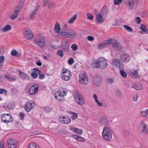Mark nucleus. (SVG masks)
Listing matches in <instances>:
<instances>
[{
	"mask_svg": "<svg viewBox=\"0 0 148 148\" xmlns=\"http://www.w3.org/2000/svg\"><path fill=\"white\" fill-rule=\"evenodd\" d=\"M48 0H44L43 1V6H45L47 4L48 2Z\"/></svg>",
	"mask_w": 148,
	"mask_h": 148,
	"instance_id": "nucleus-61",
	"label": "nucleus"
},
{
	"mask_svg": "<svg viewBox=\"0 0 148 148\" xmlns=\"http://www.w3.org/2000/svg\"><path fill=\"white\" fill-rule=\"evenodd\" d=\"M55 3L52 1H49L48 8L49 10H51L55 6Z\"/></svg>",
	"mask_w": 148,
	"mask_h": 148,
	"instance_id": "nucleus-33",
	"label": "nucleus"
},
{
	"mask_svg": "<svg viewBox=\"0 0 148 148\" xmlns=\"http://www.w3.org/2000/svg\"><path fill=\"white\" fill-rule=\"evenodd\" d=\"M122 0H114V3L115 5H117L121 3Z\"/></svg>",
	"mask_w": 148,
	"mask_h": 148,
	"instance_id": "nucleus-54",
	"label": "nucleus"
},
{
	"mask_svg": "<svg viewBox=\"0 0 148 148\" xmlns=\"http://www.w3.org/2000/svg\"><path fill=\"white\" fill-rule=\"evenodd\" d=\"M112 41V45L113 48L116 50H119L121 49V46L118 42L114 39H113V40Z\"/></svg>",
	"mask_w": 148,
	"mask_h": 148,
	"instance_id": "nucleus-20",
	"label": "nucleus"
},
{
	"mask_svg": "<svg viewBox=\"0 0 148 148\" xmlns=\"http://www.w3.org/2000/svg\"><path fill=\"white\" fill-rule=\"evenodd\" d=\"M1 118L2 121L5 123L11 122L13 120L11 115L8 114H2L1 115Z\"/></svg>",
	"mask_w": 148,
	"mask_h": 148,
	"instance_id": "nucleus-10",
	"label": "nucleus"
},
{
	"mask_svg": "<svg viewBox=\"0 0 148 148\" xmlns=\"http://www.w3.org/2000/svg\"><path fill=\"white\" fill-rule=\"evenodd\" d=\"M120 58L123 62H129L130 59V57L129 56L125 54H121Z\"/></svg>",
	"mask_w": 148,
	"mask_h": 148,
	"instance_id": "nucleus-21",
	"label": "nucleus"
},
{
	"mask_svg": "<svg viewBox=\"0 0 148 148\" xmlns=\"http://www.w3.org/2000/svg\"><path fill=\"white\" fill-rule=\"evenodd\" d=\"M0 148H5V147L3 145V142H0Z\"/></svg>",
	"mask_w": 148,
	"mask_h": 148,
	"instance_id": "nucleus-64",
	"label": "nucleus"
},
{
	"mask_svg": "<svg viewBox=\"0 0 148 148\" xmlns=\"http://www.w3.org/2000/svg\"><path fill=\"white\" fill-rule=\"evenodd\" d=\"M146 121L143 120L140 121L139 127V130L143 134H146L148 133V126L146 124Z\"/></svg>",
	"mask_w": 148,
	"mask_h": 148,
	"instance_id": "nucleus-6",
	"label": "nucleus"
},
{
	"mask_svg": "<svg viewBox=\"0 0 148 148\" xmlns=\"http://www.w3.org/2000/svg\"><path fill=\"white\" fill-rule=\"evenodd\" d=\"M62 74L61 75L62 78L65 81H68L71 78V73L70 71L66 69H63L62 70Z\"/></svg>",
	"mask_w": 148,
	"mask_h": 148,
	"instance_id": "nucleus-4",
	"label": "nucleus"
},
{
	"mask_svg": "<svg viewBox=\"0 0 148 148\" xmlns=\"http://www.w3.org/2000/svg\"><path fill=\"white\" fill-rule=\"evenodd\" d=\"M28 148H39V147L38 146L37 147L36 144L32 143L29 144Z\"/></svg>",
	"mask_w": 148,
	"mask_h": 148,
	"instance_id": "nucleus-41",
	"label": "nucleus"
},
{
	"mask_svg": "<svg viewBox=\"0 0 148 148\" xmlns=\"http://www.w3.org/2000/svg\"><path fill=\"white\" fill-rule=\"evenodd\" d=\"M21 10V8L19 6H17L15 8L14 11L18 12L19 13V11Z\"/></svg>",
	"mask_w": 148,
	"mask_h": 148,
	"instance_id": "nucleus-56",
	"label": "nucleus"
},
{
	"mask_svg": "<svg viewBox=\"0 0 148 148\" xmlns=\"http://www.w3.org/2000/svg\"><path fill=\"white\" fill-rule=\"evenodd\" d=\"M60 30V25L59 23H56L55 25L54 31L55 32L58 33Z\"/></svg>",
	"mask_w": 148,
	"mask_h": 148,
	"instance_id": "nucleus-30",
	"label": "nucleus"
},
{
	"mask_svg": "<svg viewBox=\"0 0 148 148\" xmlns=\"http://www.w3.org/2000/svg\"><path fill=\"white\" fill-rule=\"evenodd\" d=\"M34 105L33 101H29L24 105V107L27 112H29L34 107Z\"/></svg>",
	"mask_w": 148,
	"mask_h": 148,
	"instance_id": "nucleus-13",
	"label": "nucleus"
},
{
	"mask_svg": "<svg viewBox=\"0 0 148 148\" xmlns=\"http://www.w3.org/2000/svg\"><path fill=\"white\" fill-rule=\"evenodd\" d=\"M31 75L34 78H36L37 77V74L34 72H32L31 73Z\"/></svg>",
	"mask_w": 148,
	"mask_h": 148,
	"instance_id": "nucleus-55",
	"label": "nucleus"
},
{
	"mask_svg": "<svg viewBox=\"0 0 148 148\" xmlns=\"http://www.w3.org/2000/svg\"><path fill=\"white\" fill-rule=\"evenodd\" d=\"M35 43L41 48L45 46V43L44 37L41 35H37L35 39Z\"/></svg>",
	"mask_w": 148,
	"mask_h": 148,
	"instance_id": "nucleus-3",
	"label": "nucleus"
},
{
	"mask_svg": "<svg viewBox=\"0 0 148 148\" xmlns=\"http://www.w3.org/2000/svg\"><path fill=\"white\" fill-rule=\"evenodd\" d=\"M138 1V0H130L127 4L129 8L131 10L134 9Z\"/></svg>",
	"mask_w": 148,
	"mask_h": 148,
	"instance_id": "nucleus-19",
	"label": "nucleus"
},
{
	"mask_svg": "<svg viewBox=\"0 0 148 148\" xmlns=\"http://www.w3.org/2000/svg\"><path fill=\"white\" fill-rule=\"evenodd\" d=\"M96 20L97 22L98 23H100L103 21V18L102 15L100 13H99L96 15Z\"/></svg>",
	"mask_w": 148,
	"mask_h": 148,
	"instance_id": "nucleus-25",
	"label": "nucleus"
},
{
	"mask_svg": "<svg viewBox=\"0 0 148 148\" xmlns=\"http://www.w3.org/2000/svg\"><path fill=\"white\" fill-rule=\"evenodd\" d=\"M75 138H76L77 140L80 141H83L84 139L82 138L80 136H75Z\"/></svg>",
	"mask_w": 148,
	"mask_h": 148,
	"instance_id": "nucleus-46",
	"label": "nucleus"
},
{
	"mask_svg": "<svg viewBox=\"0 0 148 148\" xmlns=\"http://www.w3.org/2000/svg\"><path fill=\"white\" fill-rule=\"evenodd\" d=\"M112 41V39L111 38L103 41L99 45L98 47V49H101L104 48L108 47L111 43Z\"/></svg>",
	"mask_w": 148,
	"mask_h": 148,
	"instance_id": "nucleus-11",
	"label": "nucleus"
},
{
	"mask_svg": "<svg viewBox=\"0 0 148 148\" xmlns=\"http://www.w3.org/2000/svg\"><path fill=\"white\" fill-rule=\"evenodd\" d=\"M102 82V79L98 75L95 76L93 79V84L96 86H99Z\"/></svg>",
	"mask_w": 148,
	"mask_h": 148,
	"instance_id": "nucleus-16",
	"label": "nucleus"
},
{
	"mask_svg": "<svg viewBox=\"0 0 148 148\" xmlns=\"http://www.w3.org/2000/svg\"><path fill=\"white\" fill-rule=\"evenodd\" d=\"M39 86L38 84H34L29 88V92L30 94L33 95L36 94L38 92Z\"/></svg>",
	"mask_w": 148,
	"mask_h": 148,
	"instance_id": "nucleus-15",
	"label": "nucleus"
},
{
	"mask_svg": "<svg viewBox=\"0 0 148 148\" xmlns=\"http://www.w3.org/2000/svg\"><path fill=\"white\" fill-rule=\"evenodd\" d=\"M74 132L78 134L81 135L83 131L82 130L75 128Z\"/></svg>",
	"mask_w": 148,
	"mask_h": 148,
	"instance_id": "nucleus-38",
	"label": "nucleus"
},
{
	"mask_svg": "<svg viewBox=\"0 0 148 148\" xmlns=\"http://www.w3.org/2000/svg\"><path fill=\"white\" fill-rule=\"evenodd\" d=\"M19 75L20 77L21 78L26 79L29 78V76L23 72H20Z\"/></svg>",
	"mask_w": 148,
	"mask_h": 148,
	"instance_id": "nucleus-29",
	"label": "nucleus"
},
{
	"mask_svg": "<svg viewBox=\"0 0 148 148\" xmlns=\"http://www.w3.org/2000/svg\"><path fill=\"white\" fill-rule=\"evenodd\" d=\"M112 65L118 67L119 69H123L124 67V65L122 63L120 59L118 58L113 59L112 61Z\"/></svg>",
	"mask_w": 148,
	"mask_h": 148,
	"instance_id": "nucleus-12",
	"label": "nucleus"
},
{
	"mask_svg": "<svg viewBox=\"0 0 148 148\" xmlns=\"http://www.w3.org/2000/svg\"><path fill=\"white\" fill-rule=\"evenodd\" d=\"M78 77L79 81L80 84L85 85L88 83V78L85 73H80Z\"/></svg>",
	"mask_w": 148,
	"mask_h": 148,
	"instance_id": "nucleus-9",
	"label": "nucleus"
},
{
	"mask_svg": "<svg viewBox=\"0 0 148 148\" xmlns=\"http://www.w3.org/2000/svg\"><path fill=\"white\" fill-rule=\"evenodd\" d=\"M132 87L137 90H141L143 89L142 85L140 83H134L133 85H132Z\"/></svg>",
	"mask_w": 148,
	"mask_h": 148,
	"instance_id": "nucleus-22",
	"label": "nucleus"
},
{
	"mask_svg": "<svg viewBox=\"0 0 148 148\" xmlns=\"http://www.w3.org/2000/svg\"><path fill=\"white\" fill-rule=\"evenodd\" d=\"M77 17V15L75 14L74 16L71 18L70 20L68 21V23H73L75 20L76 18Z\"/></svg>",
	"mask_w": 148,
	"mask_h": 148,
	"instance_id": "nucleus-39",
	"label": "nucleus"
},
{
	"mask_svg": "<svg viewBox=\"0 0 148 148\" xmlns=\"http://www.w3.org/2000/svg\"><path fill=\"white\" fill-rule=\"evenodd\" d=\"M39 78L40 79H44L45 77V74H40L39 73Z\"/></svg>",
	"mask_w": 148,
	"mask_h": 148,
	"instance_id": "nucleus-59",
	"label": "nucleus"
},
{
	"mask_svg": "<svg viewBox=\"0 0 148 148\" xmlns=\"http://www.w3.org/2000/svg\"><path fill=\"white\" fill-rule=\"evenodd\" d=\"M57 54L60 56L61 57H62L63 56V51L61 50H59L57 52Z\"/></svg>",
	"mask_w": 148,
	"mask_h": 148,
	"instance_id": "nucleus-47",
	"label": "nucleus"
},
{
	"mask_svg": "<svg viewBox=\"0 0 148 148\" xmlns=\"http://www.w3.org/2000/svg\"><path fill=\"white\" fill-rule=\"evenodd\" d=\"M138 97V95H136L133 98V100L134 101H137Z\"/></svg>",
	"mask_w": 148,
	"mask_h": 148,
	"instance_id": "nucleus-62",
	"label": "nucleus"
},
{
	"mask_svg": "<svg viewBox=\"0 0 148 148\" xmlns=\"http://www.w3.org/2000/svg\"><path fill=\"white\" fill-rule=\"evenodd\" d=\"M107 64V60L103 58H99L97 60H92L91 63V65L93 68L102 69L105 68Z\"/></svg>",
	"mask_w": 148,
	"mask_h": 148,
	"instance_id": "nucleus-1",
	"label": "nucleus"
},
{
	"mask_svg": "<svg viewBox=\"0 0 148 148\" xmlns=\"http://www.w3.org/2000/svg\"><path fill=\"white\" fill-rule=\"evenodd\" d=\"M68 62L69 64L71 65L74 62V60L73 58H71L68 60Z\"/></svg>",
	"mask_w": 148,
	"mask_h": 148,
	"instance_id": "nucleus-50",
	"label": "nucleus"
},
{
	"mask_svg": "<svg viewBox=\"0 0 148 148\" xmlns=\"http://www.w3.org/2000/svg\"><path fill=\"white\" fill-rule=\"evenodd\" d=\"M123 27L124 28L126 29L128 32H132L133 31L132 28L127 25H124Z\"/></svg>",
	"mask_w": 148,
	"mask_h": 148,
	"instance_id": "nucleus-40",
	"label": "nucleus"
},
{
	"mask_svg": "<svg viewBox=\"0 0 148 148\" xmlns=\"http://www.w3.org/2000/svg\"><path fill=\"white\" fill-rule=\"evenodd\" d=\"M73 115L71 116V118L73 120H75L77 117L78 115L77 113L72 112Z\"/></svg>",
	"mask_w": 148,
	"mask_h": 148,
	"instance_id": "nucleus-52",
	"label": "nucleus"
},
{
	"mask_svg": "<svg viewBox=\"0 0 148 148\" xmlns=\"http://www.w3.org/2000/svg\"><path fill=\"white\" fill-rule=\"evenodd\" d=\"M108 11V8L107 6L105 5L102 7L100 10V12L99 13L100 14L103 16H106Z\"/></svg>",
	"mask_w": 148,
	"mask_h": 148,
	"instance_id": "nucleus-24",
	"label": "nucleus"
},
{
	"mask_svg": "<svg viewBox=\"0 0 148 148\" xmlns=\"http://www.w3.org/2000/svg\"><path fill=\"white\" fill-rule=\"evenodd\" d=\"M68 41L62 43V49L63 51H66L69 47V45L67 43Z\"/></svg>",
	"mask_w": 148,
	"mask_h": 148,
	"instance_id": "nucleus-27",
	"label": "nucleus"
},
{
	"mask_svg": "<svg viewBox=\"0 0 148 148\" xmlns=\"http://www.w3.org/2000/svg\"><path fill=\"white\" fill-rule=\"evenodd\" d=\"M33 70L35 72H36L38 73H41V71L40 70H39L38 69L36 68H34V69Z\"/></svg>",
	"mask_w": 148,
	"mask_h": 148,
	"instance_id": "nucleus-63",
	"label": "nucleus"
},
{
	"mask_svg": "<svg viewBox=\"0 0 148 148\" xmlns=\"http://www.w3.org/2000/svg\"><path fill=\"white\" fill-rule=\"evenodd\" d=\"M4 59V56H1L0 57V66H3V63Z\"/></svg>",
	"mask_w": 148,
	"mask_h": 148,
	"instance_id": "nucleus-43",
	"label": "nucleus"
},
{
	"mask_svg": "<svg viewBox=\"0 0 148 148\" xmlns=\"http://www.w3.org/2000/svg\"><path fill=\"white\" fill-rule=\"evenodd\" d=\"M121 75L124 77H125L127 76L126 73L123 70H121L120 71Z\"/></svg>",
	"mask_w": 148,
	"mask_h": 148,
	"instance_id": "nucleus-42",
	"label": "nucleus"
},
{
	"mask_svg": "<svg viewBox=\"0 0 148 148\" xmlns=\"http://www.w3.org/2000/svg\"><path fill=\"white\" fill-rule=\"evenodd\" d=\"M25 38L28 40H31L33 38V35L32 32L29 29H26L23 32Z\"/></svg>",
	"mask_w": 148,
	"mask_h": 148,
	"instance_id": "nucleus-17",
	"label": "nucleus"
},
{
	"mask_svg": "<svg viewBox=\"0 0 148 148\" xmlns=\"http://www.w3.org/2000/svg\"><path fill=\"white\" fill-rule=\"evenodd\" d=\"M102 135L103 138L106 141H110L112 139V133L111 132L110 128L108 127H104Z\"/></svg>",
	"mask_w": 148,
	"mask_h": 148,
	"instance_id": "nucleus-2",
	"label": "nucleus"
},
{
	"mask_svg": "<svg viewBox=\"0 0 148 148\" xmlns=\"http://www.w3.org/2000/svg\"><path fill=\"white\" fill-rule=\"evenodd\" d=\"M71 48L73 51H75L77 49L78 47L76 45L74 44H73L71 45Z\"/></svg>",
	"mask_w": 148,
	"mask_h": 148,
	"instance_id": "nucleus-45",
	"label": "nucleus"
},
{
	"mask_svg": "<svg viewBox=\"0 0 148 148\" xmlns=\"http://www.w3.org/2000/svg\"><path fill=\"white\" fill-rule=\"evenodd\" d=\"M63 119L60 120L61 123L63 124H68L71 121V119L69 117H65V116L62 117Z\"/></svg>",
	"mask_w": 148,
	"mask_h": 148,
	"instance_id": "nucleus-23",
	"label": "nucleus"
},
{
	"mask_svg": "<svg viewBox=\"0 0 148 148\" xmlns=\"http://www.w3.org/2000/svg\"><path fill=\"white\" fill-rule=\"evenodd\" d=\"M135 21L136 23L139 24L141 21V19L139 17H136L135 18Z\"/></svg>",
	"mask_w": 148,
	"mask_h": 148,
	"instance_id": "nucleus-53",
	"label": "nucleus"
},
{
	"mask_svg": "<svg viewBox=\"0 0 148 148\" xmlns=\"http://www.w3.org/2000/svg\"><path fill=\"white\" fill-rule=\"evenodd\" d=\"M17 52L16 50H14L12 51L11 53V54L12 56H16L17 54Z\"/></svg>",
	"mask_w": 148,
	"mask_h": 148,
	"instance_id": "nucleus-51",
	"label": "nucleus"
},
{
	"mask_svg": "<svg viewBox=\"0 0 148 148\" xmlns=\"http://www.w3.org/2000/svg\"><path fill=\"white\" fill-rule=\"evenodd\" d=\"M40 7V6L39 5L37 4H36V6H32V8L33 9V10L28 18V20H30L34 17L36 13L37 10Z\"/></svg>",
	"mask_w": 148,
	"mask_h": 148,
	"instance_id": "nucleus-14",
	"label": "nucleus"
},
{
	"mask_svg": "<svg viewBox=\"0 0 148 148\" xmlns=\"http://www.w3.org/2000/svg\"><path fill=\"white\" fill-rule=\"evenodd\" d=\"M5 92V95H6L7 93V91L6 90L3 88H1L0 89V94L3 93Z\"/></svg>",
	"mask_w": 148,
	"mask_h": 148,
	"instance_id": "nucleus-49",
	"label": "nucleus"
},
{
	"mask_svg": "<svg viewBox=\"0 0 148 148\" xmlns=\"http://www.w3.org/2000/svg\"><path fill=\"white\" fill-rule=\"evenodd\" d=\"M100 123L102 124L106 125L108 123V121L104 117H101L99 118Z\"/></svg>",
	"mask_w": 148,
	"mask_h": 148,
	"instance_id": "nucleus-28",
	"label": "nucleus"
},
{
	"mask_svg": "<svg viewBox=\"0 0 148 148\" xmlns=\"http://www.w3.org/2000/svg\"><path fill=\"white\" fill-rule=\"evenodd\" d=\"M140 29L143 30L144 32H147V29L146 28V26L143 24H142L140 27Z\"/></svg>",
	"mask_w": 148,
	"mask_h": 148,
	"instance_id": "nucleus-35",
	"label": "nucleus"
},
{
	"mask_svg": "<svg viewBox=\"0 0 148 148\" xmlns=\"http://www.w3.org/2000/svg\"><path fill=\"white\" fill-rule=\"evenodd\" d=\"M18 14L19 13H18V12L14 11L11 16L10 18V19L12 20H14L16 18Z\"/></svg>",
	"mask_w": 148,
	"mask_h": 148,
	"instance_id": "nucleus-34",
	"label": "nucleus"
},
{
	"mask_svg": "<svg viewBox=\"0 0 148 148\" xmlns=\"http://www.w3.org/2000/svg\"><path fill=\"white\" fill-rule=\"evenodd\" d=\"M106 82L107 84H112L114 82V80L112 78L108 77L106 79Z\"/></svg>",
	"mask_w": 148,
	"mask_h": 148,
	"instance_id": "nucleus-37",
	"label": "nucleus"
},
{
	"mask_svg": "<svg viewBox=\"0 0 148 148\" xmlns=\"http://www.w3.org/2000/svg\"><path fill=\"white\" fill-rule=\"evenodd\" d=\"M45 111L47 112H50L51 110V107L47 106V107L44 109Z\"/></svg>",
	"mask_w": 148,
	"mask_h": 148,
	"instance_id": "nucleus-44",
	"label": "nucleus"
},
{
	"mask_svg": "<svg viewBox=\"0 0 148 148\" xmlns=\"http://www.w3.org/2000/svg\"><path fill=\"white\" fill-rule=\"evenodd\" d=\"M36 64L39 66H41L42 64V63L41 62L40 60H38V61L36 62Z\"/></svg>",
	"mask_w": 148,
	"mask_h": 148,
	"instance_id": "nucleus-60",
	"label": "nucleus"
},
{
	"mask_svg": "<svg viewBox=\"0 0 148 148\" xmlns=\"http://www.w3.org/2000/svg\"><path fill=\"white\" fill-rule=\"evenodd\" d=\"M4 76L10 82L14 81L16 80L15 77H11L10 76L7 75H5Z\"/></svg>",
	"mask_w": 148,
	"mask_h": 148,
	"instance_id": "nucleus-31",
	"label": "nucleus"
},
{
	"mask_svg": "<svg viewBox=\"0 0 148 148\" xmlns=\"http://www.w3.org/2000/svg\"><path fill=\"white\" fill-rule=\"evenodd\" d=\"M74 92V96L75 101L80 105L84 104V102L82 97L81 95L77 91H75Z\"/></svg>",
	"mask_w": 148,
	"mask_h": 148,
	"instance_id": "nucleus-7",
	"label": "nucleus"
},
{
	"mask_svg": "<svg viewBox=\"0 0 148 148\" xmlns=\"http://www.w3.org/2000/svg\"><path fill=\"white\" fill-rule=\"evenodd\" d=\"M67 90L66 89H62L60 91H58L55 94V97L58 100L60 101H63L64 99L62 98L67 93Z\"/></svg>",
	"mask_w": 148,
	"mask_h": 148,
	"instance_id": "nucleus-5",
	"label": "nucleus"
},
{
	"mask_svg": "<svg viewBox=\"0 0 148 148\" xmlns=\"http://www.w3.org/2000/svg\"><path fill=\"white\" fill-rule=\"evenodd\" d=\"M141 114L143 116H144L146 117H147V116L148 115V109H146L142 111Z\"/></svg>",
	"mask_w": 148,
	"mask_h": 148,
	"instance_id": "nucleus-36",
	"label": "nucleus"
},
{
	"mask_svg": "<svg viewBox=\"0 0 148 148\" xmlns=\"http://www.w3.org/2000/svg\"><path fill=\"white\" fill-rule=\"evenodd\" d=\"M128 74L133 78L136 77L138 75L137 72L136 71H131L129 72Z\"/></svg>",
	"mask_w": 148,
	"mask_h": 148,
	"instance_id": "nucleus-26",
	"label": "nucleus"
},
{
	"mask_svg": "<svg viewBox=\"0 0 148 148\" xmlns=\"http://www.w3.org/2000/svg\"><path fill=\"white\" fill-rule=\"evenodd\" d=\"M19 116H20L22 119H23L24 116V114L22 112H20L19 113Z\"/></svg>",
	"mask_w": 148,
	"mask_h": 148,
	"instance_id": "nucleus-57",
	"label": "nucleus"
},
{
	"mask_svg": "<svg viewBox=\"0 0 148 148\" xmlns=\"http://www.w3.org/2000/svg\"><path fill=\"white\" fill-rule=\"evenodd\" d=\"M88 39L89 41H92L94 40V38L92 36H90L88 37Z\"/></svg>",
	"mask_w": 148,
	"mask_h": 148,
	"instance_id": "nucleus-58",
	"label": "nucleus"
},
{
	"mask_svg": "<svg viewBox=\"0 0 148 148\" xmlns=\"http://www.w3.org/2000/svg\"><path fill=\"white\" fill-rule=\"evenodd\" d=\"M87 16L88 18L89 19L92 20L93 18V15L92 13H88L87 14Z\"/></svg>",
	"mask_w": 148,
	"mask_h": 148,
	"instance_id": "nucleus-48",
	"label": "nucleus"
},
{
	"mask_svg": "<svg viewBox=\"0 0 148 148\" xmlns=\"http://www.w3.org/2000/svg\"><path fill=\"white\" fill-rule=\"evenodd\" d=\"M60 34L64 37L69 38H71L73 36L75 37L77 36V35L74 32L70 29H68L66 32L63 31L62 33H60Z\"/></svg>",
	"mask_w": 148,
	"mask_h": 148,
	"instance_id": "nucleus-8",
	"label": "nucleus"
},
{
	"mask_svg": "<svg viewBox=\"0 0 148 148\" xmlns=\"http://www.w3.org/2000/svg\"><path fill=\"white\" fill-rule=\"evenodd\" d=\"M11 29V27L10 25H5L3 28L2 31L3 32L7 31Z\"/></svg>",
	"mask_w": 148,
	"mask_h": 148,
	"instance_id": "nucleus-32",
	"label": "nucleus"
},
{
	"mask_svg": "<svg viewBox=\"0 0 148 148\" xmlns=\"http://www.w3.org/2000/svg\"><path fill=\"white\" fill-rule=\"evenodd\" d=\"M16 141L12 139H9L7 140V144L9 148H16L17 144Z\"/></svg>",
	"mask_w": 148,
	"mask_h": 148,
	"instance_id": "nucleus-18",
	"label": "nucleus"
}]
</instances>
